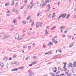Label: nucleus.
I'll list each match as a JSON object with an SVG mask.
<instances>
[{
    "label": "nucleus",
    "instance_id": "1",
    "mask_svg": "<svg viewBox=\"0 0 76 76\" xmlns=\"http://www.w3.org/2000/svg\"><path fill=\"white\" fill-rule=\"evenodd\" d=\"M67 16V14H62L59 17L58 19V20H59V19H60L61 18H64L66 16Z\"/></svg>",
    "mask_w": 76,
    "mask_h": 76
},
{
    "label": "nucleus",
    "instance_id": "2",
    "mask_svg": "<svg viewBox=\"0 0 76 76\" xmlns=\"http://www.w3.org/2000/svg\"><path fill=\"white\" fill-rule=\"evenodd\" d=\"M28 73H29V76H32L34 75V72L30 70H28Z\"/></svg>",
    "mask_w": 76,
    "mask_h": 76
},
{
    "label": "nucleus",
    "instance_id": "3",
    "mask_svg": "<svg viewBox=\"0 0 76 76\" xmlns=\"http://www.w3.org/2000/svg\"><path fill=\"white\" fill-rule=\"evenodd\" d=\"M19 34H17L15 36V39H18V38H19Z\"/></svg>",
    "mask_w": 76,
    "mask_h": 76
},
{
    "label": "nucleus",
    "instance_id": "4",
    "mask_svg": "<svg viewBox=\"0 0 76 76\" xmlns=\"http://www.w3.org/2000/svg\"><path fill=\"white\" fill-rule=\"evenodd\" d=\"M9 37H10V36H7L6 35H5L4 36V38L3 39H6V38H9Z\"/></svg>",
    "mask_w": 76,
    "mask_h": 76
},
{
    "label": "nucleus",
    "instance_id": "5",
    "mask_svg": "<svg viewBox=\"0 0 76 76\" xmlns=\"http://www.w3.org/2000/svg\"><path fill=\"white\" fill-rule=\"evenodd\" d=\"M18 69H20V70H24L25 69V67L21 66L18 68Z\"/></svg>",
    "mask_w": 76,
    "mask_h": 76
},
{
    "label": "nucleus",
    "instance_id": "6",
    "mask_svg": "<svg viewBox=\"0 0 76 76\" xmlns=\"http://www.w3.org/2000/svg\"><path fill=\"white\" fill-rule=\"evenodd\" d=\"M18 70V68H14V69H12L11 70V71L12 72H13L14 71H17Z\"/></svg>",
    "mask_w": 76,
    "mask_h": 76
},
{
    "label": "nucleus",
    "instance_id": "7",
    "mask_svg": "<svg viewBox=\"0 0 76 76\" xmlns=\"http://www.w3.org/2000/svg\"><path fill=\"white\" fill-rule=\"evenodd\" d=\"M72 63H69V65L68 66V67L69 68H70V67H72Z\"/></svg>",
    "mask_w": 76,
    "mask_h": 76
},
{
    "label": "nucleus",
    "instance_id": "8",
    "mask_svg": "<svg viewBox=\"0 0 76 76\" xmlns=\"http://www.w3.org/2000/svg\"><path fill=\"white\" fill-rule=\"evenodd\" d=\"M36 26L37 28H39V23H36Z\"/></svg>",
    "mask_w": 76,
    "mask_h": 76
},
{
    "label": "nucleus",
    "instance_id": "9",
    "mask_svg": "<svg viewBox=\"0 0 76 76\" xmlns=\"http://www.w3.org/2000/svg\"><path fill=\"white\" fill-rule=\"evenodd\" d=\"M50 54V55H51V54H53V53H52V52L50 53L48 52L47 53H45V54L46 55V54Z\"/></svg>",
    "mask_w": 76,
    "mask_h": 76
},
{
    "label": "nucleus",
    "instance_id": "10",
    "mask_svg": "<svg viewBox=\"0 0 76 76\" xmlns=\"http://www.w3.org/2000/svg\"><path fill=\"white\" fill-rule=\"evenodd\" d=\"M61 56V55H60V54L54 56L53 57L55 58V57H60V56Z\"/></svg>",
    "mask_w": 76,
    "mask_h": 76
},
{
    "label": "nucleus",
    "instance_id": "11",
    "mask_svg": "<svg viewBox=\"0 0 76 76\" xmlns=\"http://www.w3.org/2000/svg\"><path fill=\"white\" fill-rule=\"evenodd\" d=\"M50 10H51V7H49L48 9L46 11V12H49Z\"/></svg>",
    "mask_w": 76,
    "mask_h": 76
},
{
    "label": "nucleus",
    "instance_id": "12",
    "mask_svg": "<svg viewBox=\"0 0 76 76\" xmlns=\"http://www.w3.org/2000/svg\"><path fill=\"white\" fill-rule=\"evenodd\" d=\"M15 0H13L12 1V3L11 4V6H13V5H14L15 4Z\"/></svg>",
    "mask_w": 76,
    "mask_h": 76
},
{
    "label": "nucleus",
    "instance_id": "13",
    "mask_svg": "<svg viewBox=\"0 0 76 76\" xmlns=\"http://www.w3.org/2000/svg\"><path fill=\"white\" fill-rule=\"evenodd\" d=\"M7 59V57H5L4 58L3 60H6Z\"/></svg>",
    "mask_w": 76,
    "mask_h": 76
},
{
    "label": "nucleus",
    "instance_id": "14",
    "mask_svg": "<svg viewBox=\"0 0 76 76\" xmlns=\"http://www.w3.org/2000/svg\"><path fill=\"white\" fill-rule=\"evenodd\" d=\"M74 44H73L71 43L69 45V48H71V47H72L73 46V45Z\"/></svg>",
    "mask_w": 76,
    "mask_h": 76
},
{
    "label": "nucleus",
    "instance_id": "15",
    "mask_svg": "<svg viewBox=\"0 0 76 76\" xmlns=\"http://www.w3.org/2000/svg\"><path fill=\"white\" fill-rule=\"evenodd\" d=\"M14 64L15 65H19V62H14Z\"/></svg>",
    "mask_w": 76,
    "mask_h": 76
},
{
    "label": "nucleus",
    "instance_id": "16",
    "mask_svg": "<svg viewBox=\"0 0 76 76\" xmlns=\"http://www.w3.org/2000/svg\"><path fill=\"white\" fill-rule=\"evenodd\" d=\"M53 43H52V42H50V43H48V45L49 46H50L49 45H53Z\"/></svg>",
    "mask_w": 76,
    "mask_h": 76
},
{
    "label": "nucleus",
    "instance_id": "17",
    "mask_svg": "<svg viewBox=\"0 0 76 76\" xmlns=\"http://www.w3.org/2000/svg\"><path fill=\"white\" fill-rule=\"evenodd\" d=\"M36 63H37V62H35V61H34L31 64H32V65H34L35 64H36Z\"/></svg>",
    "mask_w": 76,
    "mask_h": 76
},
{
    "label": "nucleus",
    "instance_id": "18",
    "mask_svg": "<svg viewBox=\"0 0 76 76\" xmlns=\"http://www.w3.org/2000/svg\"><path fill=\"white\" fill-rule=\"evenodd\" d=\"M23 23L24 25H25L26 23V21H23Z\"/></svg>",
    "mask_w": 76,
    "mask_h": 76
},
{
    "label": "nucleus",
    "instance_id": "19",
    "mask_svg": "<svg viewBox=\"0 0 76 76\" xmlns=\"http://www.w3.org/2000/svg\"><path fill=\"white\" fill-rule=\"evenodd\" d=\"M0 65L1 66V67H3L4 66V64H3V63H1V64H0Z\"/></svg>",
    "mask_w": 76,
    "mask_h": 76
},
{
    "label": "nucleus",
    "instance_id": "20",
    "mask_svg": "<svg viewBox=\"0 0 76 76\" xmlns=\"http://www.w3.org/2000/svg\"><path fill=\"white\" fill-rule=\"evenodd\" d=\"M50 1H48V0H47L45 1V2H46L45 3H46V4H47V3H49L50 2Z\"/></svg>",
    "mask_w": 76,
    "mask_h": 76
},
{
    "label": "nucleus",
    "instance_id": "21",
    "mask_svg": "<svg viewBox=\"0 0 76 76\" xmlns=\"http://www.w3.org/2000/svg\"><path fill=\"white\" fill-rule=\"evenodd\" d=\"M56 28V26H55L53 28L51 29V30H53V29H55Z\"/></svg>",
    "mask_w": 76,
    "mask_h": 76
},
{
    "label": "nucleus",
    "instance_id": "22",
    "mask_svg": "<svg viewBox=\"0 0 76 76\" xmlns=\"http://www.w3.org/2000/svg\"><path fill=\"white\" fill-rule=\"evenodd\" d=\"M54 69H56L55 71H53V72L54 73H55V72H56L57 71V68L54 67Z\"/></svg>",
    "mask_w": 76,
    "mask_h": 76
},
{
    "label": "nucleus",
    "instance_id": "23",
    "mask_svg": "<svg viewBox=\"0 0 76 76\" xmlns=\"http://www.w3.org/2000/svg\"><path fill=\"white\" fill-rule=\"evenodd\" d=\"M42 24L41 23H40L39 24V26H40V27H42Z\"/></svg>",
    "mask_w": 76,
    "mask_h": 76
},
{
    "label": "nucleus",
    "instance_id": "24",
    "mask_svg": "<svg viewBox=\"0 0 76 76\" xmlns=\"http://www.w3.org/2000/svg\"><path fill=\"white\" fill-rule=\"evenodd\" d=\"M33 58L34 59H37V56H34L33 57Z\"/></svg>",
    "mask_w": 76,
    "mask_h": 76
},
{
    "label": "nucleus",
    "instance_id": "25",
    "mask_svg": "<svg viewBox=\"0 0 76 76\" xmlns=\"http://www.w3.org/2000/svg\"><path fill=\"white\" fill-rule=\"evenodd\" d=\"M58 69L59 70H61V71H62V69L60 68V67L58 68Z\"/></svg>",
    "mask_w": 76,
    "mask_h": 76
},
{
    "label": "nucleus",
    "instance_id": "26",
    "mask_svg": "<svg viewBox=\"0 0 76 76\" xmlns=\"http://www.w3.org/2000/svg\"><path fill=\"white\" fill-rule=\"evenodd\" d=\"M54 43H55V44H56V43H57L58 42H57V41H56L54 40V41H53Z\"/></svg>",
    "mask_w": 76,
    "mask_h": 76
},
{
    "label": "nucleus",
    "instance_id": "27",
    "mask_svg": "<svg viewBox=\"0 0 76 76\" xmlns=\"http://www.w3.org/2000/svg\"><path fill=\"white\" fill-rule=\"evenodd\" d=\"M31 26H34V22L33 21H32L31 23Z\"/></svg>",
    "mask_w": 76,
    "mask_h": 76
},
{
    "label": "nucleus",
    "instance_id": "28",
    "mask_svg": "<svg viewBox=\"0 0 76 76\" xmlns=\"http://www.w3.org/2000/svg\"><path fill=\"white\" fill-rule=\"evenodd\" d=\"M12 11H13V12H15V11H16V10H15V9L13 8L12 10Z\"/></svg>",
    "mask_w": 76,
    "mask_h": 76
},
{
    "label": "nucleus",
    "instance_id": "29",
    "mask_svg": "<svg viewBox=\"0 0 76 76\" xmlns=\"http://www.w3.org/2000/svg\"><path fill=\"white\" fill-rule=\"evenodd\" d=\"M51 75H52V76H55V75L53 73H50Z\"/></svg>",
    "mask_w": 76,
    "mask_h": 76
},
{
    "label": "nucleus",
    "instance_id": "30",
    "mask_svg": "<svg viewBox=\"0 0 76 76\" xmlns=\"http://www.w3.org/2000/svg\"><path fill=\"white\" fill-rule=\"evenodd\" d=\"M10 12V11L9 10H8L6 12V13H9Z\"/></svg>",
    "mask_w": 76,
    "mask_h": 76
},
{
    "label": "nucleus",
    "instance_id": "31",
    "mask_svg": "<svg viewBox=\"0 0 76 76\" xmlns=\"http://www.w3.org/2000/svg\"><path fill=\"white\" fill-rule=\"evenodd\" d=\"M22 38V37H20L19 38V40H20V39H21Z\"/></svg>",
    "mask_w": 76,
    "mask_h": 76
},
{
    "label": "nucleus",
    "instance_id": "32",
    "mask_svg": "<svg viewBox=\"0 0 76 76\" xmlns=\"http://www.w3.org/2000/svg\"><path fill=\"white\" fill-rule=\"evenodd\" d=\"M47 31V30L46 29L45 31V34H46L48 33V31Z\"/></svg>",
    "mask_w": 76,
    "mask_h": 76
},
{
    "label": "nucleus",
    "instance_id": "33",
    "mask_svg": "<svg viewBox=\"0 0 76 76\" xmlns=\"http://www.w3.org/2000/svg\"><path fill=\"white\" fill-rule=\"evenodd\" d=\"M10 31H15V29H10Z\"/></svg>",
    "mask_w": 76,
    "mask_h": 76
},
{
    "label": "nucleus",
    "instance_id": "34",
    "mask_svg": "<svg viewBox=\"0 0 76 76\" xmlns=\"http://www.w3.org/2000/svg\"><path fill=\"white\" fill-rule=\"evenodd\" d=\"M41 15V13H40V12H39L37 14V16H39V15Z\"/></svg>",
    "mask_w": 76,
    "mask_h": 76
},
{
    "label": "nucleus",
    "instance_id": "35",
    "mask_svg": "<svg viewBox=\"0 0 76 76\" xmlns=\"http://www.w3.org/2000/svg\"><path fill=\"white\" fill-rule=\"evenodd\" d=\"M66 76H71V74H68L66 75Z\"/></svg>",
    "mask_w": 76,
    "mask_h": 76
},
{
    "label": "nucleus",
    "instance_id": "36",
    "mask_svg": "<svg viewBox=\"0 0 76 76\" xmlns=\"http://www.w3.org/2000/svg\"><path fill=\"white\" fill-rule=\"evenodd\" d=\"M44 6H43V4H41V5H40V7H43Z\"/></svg>",
    "mask_w": 76,
    "mask_h": 76
},
{
    "label": "nucleus",
    "instance_id": "37",
    "mask_svg": "<svg viewBox=\"0 0 76 76\" xmlns=\"http://www.w3.org/2000/svg\"><path fill=\"white\" fill-rule=\"evenodd\" d=\"M46 5H47V4L46 3H45L44 4H43V6H45Z\"/></svg>",
    "mask_w": 76,
    "mask_h": 76
},
{
    "label": "nucleus",
    "instance_id": "38",
    "mask_svg": "<svg viewBox=\"0 0 76 76\" xmlns=\"http://www.w3.org/2000/svg\"><path fill=\"white\" fill-rule=\"evenodd\" d=\"M59 5H60V1H58V6H59Z\"/></svg>",
    "mask_w": 76,
    "mask_h": 76
},
{
    "label": "nucleus",
    "instance_id": "39",
    "mask_svg": "<svg viewBox=\"0 0 76 76\" xmlns=\"http://www.w3.org/2000/svg\"><path fill=\"white\" fill-rule=\"evenodd\" d=\"M68 37L70 38H71L72 37V36H71V35H68Z\"/></svg>",
    "mask_w": 76,
    "mask_h": 76
},
{
    "label": "nucleus",
    "instance_id": "40",
    "mask_svg": "<svg viewBox=\"0 0 76 76\" xmlns=\"http://www.w3.org/2000/svg\"><path fill=\"white\" fill-rule=\"evenodd\" d=\"M23 7H24V5H23L22 7H21V8H20V9H22Z\"/></svg>",
    "mask_w": 76,
    "mask_h": 76
},
{
    "label": "nucleus",
    "instance_id": "41",
    "mask_svg": "<svg viewBox=\"0 0 76 76\" xmlns=\"http://www.w3.org/2000/svg\"><path fill=\"white\" fill-rule=\"evenodd\" d=\"M61 75L62 76H66V75H64V74H61Z\"/></svg>",
    "mask_w": 76,
    "mask_h": 76
},
{
    "label": "nucleus",
    "instance_id": "42",
    "mask_svg": "<svg viewBox=\"0 0 76 76\" xmlns=\"http://www.w3.org/2000/svg\"><path fill=\"white\" fill-rule=\"evenodd\" d=\"M46 45H43V48H45V47H46Z\"/></svg>",
    "mask_w": 76,
    "mask_h": 76
},
{
    "label": "nucleus",
    "instance_id": "43",
    "mask_svg": "<svg viewBox=\"0 0 76 76\" xmlns=\"http://www.w3.org/2000/svg\"><path fill=\"white\" fill-rule=\"evenodd\" d=\"M48 7H50V4H48L47 5Z\"/></svg>",
    "mask_w": 76,
    "mask_h": 76
},
{
    "label": "nucleus",
    "instance_id": "44",
    "mask_svg": "<svg viewBox=\"0 0 76 76\" xmlns=\"http://www.w3.org/2000/svg\"><path fill=\"white\" fill-rule=\"evenodd\" d=\"M35 33V31H33L31 33V34L33 35V34H34Z\"/></svg>",
    "mask_w": 76,
    "mask_h": 76
},
{
    "label": "nucleus",
    "instance_id": "45",
    "mask_svg": "<svg viewBox=\"0 0 76 76\" xmlns=\"http://www.w3.org/2000/svg\"><path fill=\"white\" fill-rule=\"evenodd\" d=\"M28 58H29V57H27L26 58V60H28Z\"/></svg>",
    "mask_w": 76,
    "mask_h": 76
},
{
    "label": "nucleus",
    "instance_id": "46",
    "mask_svg": "<svg viewBox=\"0 0 76 76\" xmlns=\"http://www.w3.org/2000/svg\"><path fill=\"white\" fill-rule=\"evenodd\" d=\"M30 16H29V17L28 16V17L27 18V19L28 20L29 19V18H30Z\"/></svg>",
    "mask_w": 76,
    "mask_h": 76
},
{
    "label": "nucleus",
    "instance_id": "47",
    "mask_svg": "<svg viewBox=\"0 0 76 76\" xmlns=\"http://www.w3.org/2000/svg\"><path fill=\"white\" fill-rule=\"evenodd\" d=\"M29 7H30V6H29V5H28L27 6V9H28V8H29Z\"/></svg>",
    "mask_w": 76,
    "mask_h": 76
},
{
    "label": "nucleus",
    "instance_id": "48",
    "mask_svg": "<svg viewBox=\"0 0 76 76\" xmlns=\"http://www.w3.org/2000/svg\"><path fill=\"white\" fill-rule=\"evenodd\" d=\"M66 64H65V65H64V67H63V69H65V67H66Z\"/></svg>",
    "mask_w": 76,
    "mask_h": 76
},
{
    "label": "nucleus",
    "instance_id": "49",
    "mask_svg": "<svg viewBox=\"0 0 76 76\" xmlns=\"http://www.w3.org/2000/svg\"><path fill=\"white\" fill-rule=\"evenodd\" d=\"M52 41H54L55 40V39H54V38H52Z\"/></svg>",
    "mask_w": 76,
    "mask_h": 76
},
{
    "label": "nucleus",
    "instance_id": "50",
    "mask_svg": "<svg viewBox=\"0 0 76 76\" xmlns=\"http://www.w3.org/2000/svg\"><path fill=\"white\" fill-rule=\"evenodd\" d=\"M67 30H66V31H64V33H67Z\"/></svg>",
    "mask_w": 76,
    "mask_h": 76
},
{
    "label": "nucleus",
    "instance_id": "51",
    "mask_svg": "<svg viewBox=\"0 0 76 76\" xmlns=\"http://www.w3.org/2000/svg\"><path fill=\"white\" fill-rule=\"evenodd\" d=\"M64 28L62 27H61L60 28H59L60 29H64Z\"/></svg>",
    "mask_w": 76,
    "mask_h": 76
},
{
    "label": "nucleus",
    "instance_id": "52",
    "mask_svg": "<svg viewBox=\"0 0 76 76\" xmlns=\"http://www.w3.org/2000/svg\"><path fill=\"white\" fill-rule=\"evenodd\" d=\"M73 65L74 67H76V64H75L73 63Z\"/></svg>",
    "mask_w": 76,
    "mask_h": 76
},
{
    "label": "nucleus",
    "instance_id": "53",
    "mask_svg": "<svg viewBox=\"0 0 76 76\" xmlns=\"http://www.w3.org/2000/svg\"><path fill=\"white\" fill-rule=\"evenodd\" d=\"M26 13V11H24V15H25Z\"/></svg>",
    "mask_w": 76,
    "mask_h": 76
},
{
    "label": "nucleus",
    "instance_id": "54",
    "mask_svg": "<svg viewBox=\"0 0 76 76\" xmlns=\"http://www.w3.org/2000/svg\"><path fill=\"white\" fill-rule=\"evenodd\" d=\"M32 64H29L28 65V66H32Z\"/></svg>",
    "mask_w": 76,
    "mask_h": 76
},
{
    "label": "nucleus",
    "instance_id": "55",
    "mask_svg": "<svg viewBox=\"0 0 76 76\" xmlns=\"http://www.w3.org/2000/svg\"><path fill=\"white\" fill-rule=\"evenodd\" d=\"M8 66H9V64H7V67L8 68Z\"/></svg>",
    "mask_w": 76,
    "mask_h": 76
},
{
    "label": "nucleus",
    "instance_id": "56",
    "mask_svg": "<svg viewBox=\"0 0 76 76\" xmlns=\"http://www.w3.org/2000/svg\"><path fill=\"white\" fill-rule=\"evenodd\" d=\"M12 60V58H9V60Z\"/></svg>",
    "mask_w": 76,
    "mask_h": 76
},
{
    "label": "nucleus",
    "instance_id": "57",
    "mask_svg": "<svg viewBox=\"0 0 76 76\" xmlns=\"http://www.w3.org/2000/svg\"><path fill=\"white\" fill-rule=\"evenodd\" d=\"M24 2L25 3H27V2H28V1L27 0H26L25 1H24Z\"/></svg>",
    "mask_w": 76,
    "mask_h": 76
},
{
    "label": "nucleus",
    "instance_id": "58",
    "mask_svg": "<svg viewBox=\"0 0 76 76\" xmlns=\"http://www.w3.org/2000/svg\"><path fill=\"white\" fill-rule=\"evenodd\" d=\"M16 12H17V14L18 15V10H16Z\"/></svg>",
    "mask_w": 76,
    "mask_h": 76
},
{
    "label": "nucleus",
    "instance_id": "59",
    "mask_svg": "<svg viewBox=\"0 0 76 76\" xmlns=\"http://www.w3.org/2000/svg\"><path fill=\"white\" fill-rule=\"evenodd\" d=\"M30 4H33V1H31L30 3Z\"/></svg>",
    "mask_w": 76,
    "mask_h": 76
},
{
    "label": "nucleus",
    "instance_id": "60",
    "mask_svg": "<svg viewBox=\"0 0 76 76\" xmlns=\"http://www.w3.org/2000/svg\"><path fill=\"white\" fill-rule=\"evenodd\" d=\"M16 57V55H14L13 57V58H15V57Z\"/></svg>",
    "mask_w": 76,
    "mask_h": 76
},
{
    "label": "nucleus",
    "instance_id": "61",
    "mask_svg": "<svg viewBox=\"0 0 76 76\" xmlns=\"http://www.w3.org/2000/svg\"><path fill=\"white\" fill-rule=\"evenodd\" d=\"M18 19H21V18H20V17H18Z\"/></svg>",
    "mask_w": 76,
    "mask_h": 76
},
{
    "label": "nucleus",
    "instance_id": "62",
    "mask_svg": "<svg viewBox=\"0 0 76 76\" xmlns=\"http://www.w3.org/2000/svg\"><path fill=\"white\" fill-rule=\"evenodd\" d=\"M70 14H68V15H67V17H68V18H69V17H70Z\"/></svg>",
    "mask_w": 76,
    "mask_h": 76
},
{
    "label": "nucleus",
    "instance_id": "63",
    "mask_svg": "<svg viewBox=\"0 0 76 76\" xmlns=\"http://www.w3.org/2000/svg\"><path fill=\"white\" fill-rule=\"evenodd\" d=\"M33 5L34 6H35V5H36V4L34 3L33 4Z\"/></svg>",
    "mask_w": 76,
    "mask_h": 76
},
{
    "label": "nucleus",
    "instance_id": "64",
    "mask_svg": "<svg viewBox=\"0 0 76 76\" xmlns=\"http://www.w3.org/2000/svg\"><path fill=\"white\" fill-rule=\"evenodd\" d=\"M18 3H16L15 4V6H18Z\"/></svg>",
    "mask_w": 76,
    "mask_h": 76
}]
</instances>
